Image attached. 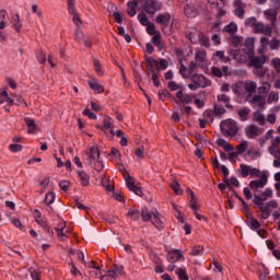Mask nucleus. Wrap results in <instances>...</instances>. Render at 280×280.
Instances as JSON below:
<instances>
[{
	"label": "nucleus",
	"mask_w": 280,
	"mask_h": 280,
	"mask_svg": "<svg viewBox=\"0 0 280 280\" xmlns=\"http://www.w3.org/2000/svg\"><path fill=\"white\" fill-rule=\"evenodd\" d=\"M266 185H268V174H264L260 179L249 182V189L254 191L253 203L258 207L259 211L264 209V202H266L268 198H272L275 196V192L270 188H266L261 191Z\"/></svg>",
	"instance_id": "1"
},
{
	"label": "nucleus",
	"mask_w": 280,
	"mask_h": 280,
	"mask_svg": "<svg viewBox=\"0 0 280 280\" xmlns=\"http://www.w3.org/2000/svg\"><path fill=\"white\" fill-rule=\"evenodd\" d=\"M246 27H252L255 34H265L266 36H272V26L264 25V23L257 21V18H249L245 22Z\"/></svg>",
	"instance_id": "2"
},
{
	"label": "nucleus",
	"mask_w": 280,
	"mask_h": 280,
	"mask_svg": "<svg viewBox=\"0 0 280 280\" xmlns=\"http://www.w3.org/2000/svg\"><path fill=\"white\" fill-rule=\"evenodd\" d=\"M220 129L223 137H235L237 132H240V126L237 125V121L231 118L222 120L220 124Z\"/></svg>",
	"instance_id": "3"
},
{
	"label": "nucleus",
	"mask_w": 280,
	"mask_h": 280,
	"mask_svg": "<svg viewBox=\"0 0 280 280\" xmlns=\"http://www.w3.org/2000/svg\"><path fill=\"white\" fill-rule=\"evenodd\" d=\"M238 174L242 178H248V176H250V178H258V180H261V176L266 173H262L259 168L248 164H240Z\"/></svg>",
	"instance_id": "4"
},
{
	"label": "nucleus",
	"mask_w": 280,
	"mask_h": 280,
	"mask_svg": "<svg viewBox=\"0 0 280 280\" xmlns=\"http://www.w3.org/2000/svg\"><path fill=\"white\" fill-rule=\"evenodd\" d=\"M189 80H191V83L188 84L190 91H198V89H207V86H211V80L202 74H192Z\"/></svg>",
	"instance_id": "5"
},
{
	"label": "nucleus",
	"mask_w": 280,
	"mask_h": 280,
	"mask_svg": "<svg viewBox=\"0 0 280 280\" xmlns=\"http://www.w3.org/2000/svg\"><path fill=\"white\" fill-rule=\"evenodd\" d=\"M138 3L147 14H156L163 10V3L159 0H138Z\"/></svg>",
	"instance_id": "6"
},
{
	"label": "nucleus",
	"mask_w": 280,
	"mask_h": 280,
	"mask_svg": "<svg viewBox=\"0 0 280 280\" xmlns=\"http://www.w3.org/2000/svg\"><path fill=\"white\" fill-rule=\"evenodd\" d=\"M254 56L255 55L244 48L238 50H232L233 59L240 65H246V62H248V60H250V58H253Z\"/></svg>",
	"instance_id": "7"
},
{
	"label": "nucleus",
	"mask_w": 280,
	"mask_h": 280,
	"mask_svg": "<svg viewBox=\"0 0 280 280\" xmlns=\"http://www.w3.org/2000/svg\"><path fill=\"white\" fill-rule=\"evenodd\" d=\"M155 23L161 25V30L165 34V28L170 27V23H172V15L168 12L159 13L155 16Z\"/></svg>",
	"instance_id": "8"
},
{
	"label": "nucleus",
	"mask_w": 280,
	"mask_h": 280,
	"mask_svg": "<svg viewBox=\"0 0 280 280\" xmlns=\"http://www.w3.org/2000/svg\"><path fill=\"white\" fill-rule=\"evenodd\" d=\"M246 102H248L254 108H266V100L259 94H255L254 96L247 95Z\"/></svg>",
	"instance_id": "9"
},
{
	"label": "nucleus",
	"mask_w": 280,
	"mask_h": 280,
	"mask_svg": "<svg viewBox=\"0 0 280 280\" xmlns=\"http://www.w3.org/2000/svg\"><path fill=\"white\" fill-rule=\"evenodd\" d=\"M272 209H279L277 200H270L267 203H264L260 210L262 220H268L270 218V211H272Z\"/></svg>",
	"instance_id": "10"
},
{
	"label": "nucleus",
	"mask_w": 280,
	"mask_h": 280,
	"mask_svg": "<svg viewBox=\"0 0 280 280\" xmlns=\"http://www.w3.org/2000/svg\"><path fill=\"white\" fill-rule=\"evenodd\" d=\"M124 178L127 183V187L129 191H133L136 196H140V197L143 196V190L141 189V187H138L137 185H135V178L130 176L129 173Z\"/></svg>",
	"instance_id": "11"
},
{
	"label": "nucleus",
	"mask_w": 280,
	"mask_h": 280,
	"mask_svg": "<svg viewBox=\"0 0 280 280\" xmlns=\"http://www.w3.org/2000/svg\"><path fill=\"white\" fill-rule=\"evenodd\" d=\"M264 131L261 130V128H259L257 125H248L245 128V135L247 137V139H257V137H259L260 135H262Z\"/></svg>",
	"instance_id": "12"
},
{
	"label": "nucleus",
	"mask_w": 280,
	"mask_h": 280,
	"mask_svg": "<svg viewBox=\"0 0 280 280\" xmlns=\"http://www.w3.org/2000/svg\"><path fill=\"white\" fill-rule=\"evenodd\" d=\"M267 57L261 55V56H254L253 58L249 59V66L254 67V69H264V65H266Z\"/></svg>",
	"instance_id": "13"
},
{
	"label": "nucleus",
	"mask_w": 280,
	"mask_h": 280,
	"mask_svg": "<svg viewBox=\"0 0 280 280\" xmlns=\"http://www.w3.org/2000/svg\"><path fill=\"white\" fill-rule=\"evenodd\" d=\"M184 14L188 19H195V16H198V5L196 3H187L184 7Z\"/></svg>",
	"instance_id": "14"
},
{
	"label": "nucleus",
	"mask_w": 280,
	"mask_h": 280,
	"mask_svg": "<svg viewBox=\"0 0 280 280\" xmlns=\"http://www.w3.org/2000/svg\"><path fill=\"white\" fill-rule=\"evenodd\" d=\"M186 194L188 195L189 198V207L192 209V211H198L200 209V206L198 205V197H196V194L191 188L186 189Z\"/></svg>",
	"instance_id": "15"
},
{
	"label": "nucleus",
	"mask_w": 280,
	"mask_h": 280,
	"mask_svg": "<svg viewBox=\"0 0 280 280\" xmlns=\"http://www.w3.org/2000/svg\"><path fill=\"white\" fill-rule=\"evenodd\" d=\"M180 259H185L183 256V252L180 249H173L167 254V261L171 264H176V261H180Z\"/></svg>",
	"instance_id": "16"
},
{
	"label": "nucleus",
	"mask_w": 280,
	"mask_h": 280,
	"mask_svg": "<svg viewBox=\"0 0 280 280\" xmlns=\"http://www.w3.org/2000/svg\"><path fill=\"white\" fill-rule=\"evenodd\" d=\"M195 60L199 67H207V50H196L195 52Z\"/></svg>",
	"instance_id": "17"
},
{
	"label": "nucleus",
	"mask_w": 280,
	"mask_h": 280,
	"mask_svg": "<svg viewBox=\"0 0 280 280\" xmlns=\"http://www.w3.org/2000/svg\"><path fill=\"white\" fill-rule=\"evenodd\" d=\"M144 62H145L148 75H150V73H152V71H154V67H155V69H159V61L156 59H154L153 57L144 56Z\"/></svg>",
	"instance_id": "18"
},
{
	"label": "nucleus",
	"mask_w": 280,
	"mask_h": 280,
	"mask_svg": "<svg viewBox=\"0 0 280 280\" xmlns=\"http://www.w3.org/2000/svg\"><path fill=\"white\" fill-rule=\"evenodd\" d=\"M233 7H234L235 16H237L238 19H244V14L246 13L244 8H246V4H244L243 1L241 0V1H234Z\"/></svg>",
	"instance_id": "19"
},
{
	"label": "nucleus",
	"mask_w": 280,
	"mask_h": 280,
	"mask_svg": "<svg viewBox=\"0 0 280 280\" xmlns=\"http://www.w3.org/2000/svg\"><path fill=\"white\" fill-rule=\"evenodd\" d=\"M175 102H180V104H191V102H194V96L183 93V90H178Z\"/></svg>",
	"instance_id": "20"
},
{
	"label": "nucleus",
	"mask_w": 280,
	"mask_h": 280,
	"mask_svg": "<svg viewBox=\"0 0 280 280\" xmlns=\"http://www.w3.org/2000/svg\"><path fill=\"white\" fill-rule=\"evenodd\" d=\"M73 1L74 0H67L68 10L70 14H72L73 16V23H75V25H82V20L80 19V15L75 12V7L73 4Z\"/></svg>",
	"instance_id": "21"
},
{
	"label": "nucleus",
	"mask_w": 280,
	"mask_h": 280,
	"mask_svg": "<svg viewBox=\"0 0 280 280\" xmlns=\"http://www.w3.org/2000/svg\"><path fill=\"white\" fill-rule=\"evenodd\" d=\"M265 18L267 21H270L271 25L269 27H275V23H277V10L268 9L264 12Z\"/></svg>",
	"instance_id": "22"
},
{
	"label": "nucleus",
	"mask_w": 280,
	"mask_h": 280,
	"mask_svg": "<svg viewBox=\"0 0 280 280\" xmlns=\"http://www.w3.org/2000/svg\"><path fill=\"white\" fill-rule=\"evenodd\" d=\"M107 275L112 277L113 280H117V277L124 275V267L114 265L113 268L107 271Z\"/></svg>",
	"instance_id": "23"
},
{
	"label": "nucleus",
	"mask_w": 280,
	"mask_h": 280,
	"mask_svg": "<svg viewBox=\"0 0 280 280\" xmlns=\"http://www.w3.org/2000/svg\"><path fill=\"white\" fill-rule=\"evenodd\" d=\"M243 49L255 56V37H247Z\"/></svg>",
	"instance_id": "24"
},
{
	"label": "nucleus",
	"mask_w": 280,
	"mask_h": 280,
	"mask_svg": "<svg viewBox=\"0 0 280 280\" xmlns=\"http://www.w3.org/2000/svg\"><path fill=\"white\" fill-rule=\"evenodd\" d=\"M253 121H256V124H259V126H265L266 124V116L261 110H256L253 113Z\"/></svg>",
	"instance_id": "25"
},
{
	"label": "nucleus",
	"mask_w": 280,
	"mask_h": 280,
	"mask_svg": "<svg viewBox=\"0 0 280 280\" xmlns=\"http://www.w3.org/2000/svg\"><path fill=\"white\" fill-rule=\"evenodd\" d=\"M152 224L155 226V229H163V220H161V214L159 211L153 212V217L151 218Z\"/></svg>",
	"instance_id": "26"
},
{
	"label": "nucleus",
	"mask_w": 280,
	"mask_h": 280,
	"mask_svg": "<svg viewBox=\"0 0 280 280\" xmlns=\"http://www.w3.org/2000/svg\"><path fill=\"white\" fill-rule=\"evenodd\" d=\"M244 90L248 93L247 95H253L255 91H257V83L254 81H245L244 83Z\"/></svg>",
	"instance_id": "27"
},
{
	"label": "nucleus",
	"mask_w": 280,
	"mask_h": 280,
	"mask_svg": "<svg viewBox=\"0 0 280 280\" xmlns=\"http://www.w3.org/2000/svg\"><path fill=\"white\" fill-rule=\"evenodd\" d=\"M88 84L92 91H96V93H104V88L102 84L97 83L95 79H91L88 81Z\"/></svg>",
	"instance_id": "28"
},
{
	"label": "nucleus",
	"mask_w": 280,
	"mask_h": 280,
	"mask_svg": "<svg viewBox=\"0 0 280 280\" xmlns=\"http://www.w3.org/2000/svg\"><path fill=\"white\" fill-rule=\"evenodd\" d=\"M217 145H219L220 148H223L225 152H233L234 150L233 145L222 138L217 140Z\"/></svg>",
	"instance_id": "29"
},
{
	"label": "nucleus",
	"mask_w": 280,
	"mask_h": 280,
	"mask_svg": "<svg viewBox=\"0 0 280 280\" xmlns=\"http://www.w3.org/2000/svg\"><path fill=\"white\" fill-rule=\"evenodd\" d=\"M28 135L36 132V122L32 118H24Z\"/></svg>",
	"instance_id": "30"
},
{
	"label": "nucleus",
	"mask_w": 280,
	"mask_h": 280,
	"mask_svg": "<svg viewBox=\"0 0 280 280\" xmlns=\"http://www.w3.org/2000/svg\"><path fill=\"white\" fill-rule=\"evenodd\" d=\"M137 5H139V1H131L127 3V14L130 16H135L137 14Z\"/></svg>",
	"instance_id": "31"
},
{
	"label": "nucleus",
	"mask_w": 280,
	"mask_h": 280,
	"mask_svg": "<svg viewBox=\"0 0 280 280\" xmlns=\"http://www.w3.org/2000/svg\"><path fill=\"white\" fill-rule=\"evenodd\" d=\"M151 80L154 84V86L159 88L161 86V81H159V78H161L160 68H156V70H151Z\"/></svg>",
	"instance_id": "32"
},
{
	"label": "nucleus",
	"mask_w": 280,
	"mask_h": 280,
	"mask_svg": "<svg viewBox=\"0 0 280 280\" xmlns=\"http://www.w3.org/2000/svg\"><path fill=\"white\" fill-rule=\"evenodd\" d=\"M179 75L183 77L185 80H189L191 78L189 68L185 67V63H183V61H180Z\"/></svg>",
	"instance_id": "33"
},
{
	"label": "nucleus",
	"mask_w": 280,
	"mask_h": 280,
	"mask_svg": "<svg viewBox=\"0 0 280 280\" xmlns=\"http://www.w3.org/2000/svg\"><path fill=\"white\" fill-rule=\"evenodd\" d=\"M89 159H90V163L91 161H100V149L97 147H92L90 149Z\"/></svg>",
	"instance_id": "34"
},
{
	"label": "nucleus",
	"mask_w": 280,
	"mask_h": 280,
	"mask_svg": "<svg viewBox=\"0 0 280 280\" xmlns=\"http://www.w3.org/2000/svg\"><path fill=\"white\" fill-rule=\"evenodd\" d=\"M236 153L238 155L244 154L248 150V141L242 140L238 145L235 147Z\"/></svg>",
	"instance_id": "35"
},
{
	"label": "nucleus",
	"mask_w": 280,
	"mask_h": 280,
	"mask_svg": "<svg viewBox=\"0 0 280 280\" xmlns=\"http://www.w3.org/2000/svg\"><path fill=\"white\" fill-rule=\"evenodd\" d=\"M152 43L155 47H158L159 51L163 49V42L161 40V32H158L155 35H153Z\"/></svg>",
	"instance_id": "36"
},
{
	"label": "nucleus",
	"mask_w": 280,
	"mask_h": 280,
	"mask_svg": "<svg viewBox=\"0 0 280 280\" xmlns=\"http://www.w3.org/2000/svg\"><path fill=\"white\" fill-rule=\"evenodd\" d=\"M223 32L233 36L237 33V24H235V22L228 24L226 26H224Z\"/></svg>",
	"instance_id": "37"
},
{
	"label": "nucleus",
	"mask_w": 280,
	"mask_h": 280,
	"mask_svg": "<svg viewBox=\"0 0 280 280\" xmlns=\"http://www.w3.org/2000/svg\"><path fill=\"white\" fill-rule=\"evenodd\" d=\"M218 102H222L225 104L226 108H233V105L229 104L231 102V98L226 94H219L217 96Z\"/></svg>",
	"instance_id": "38"
},
{
	"label": "nucleus",
	"mask_w": 280,
	"mask_h": 280,
	"mask_svg": "<svg viewBox=\"0 0 280 280\" xmlns=\"http://www.w3.org/2000/svg\"><path fill=\"white\" fill-rule=\"evenodd\" d=\"M102 185L105 187L106 191H113V189H115L110 183V179L106 175L102 177Z\"/></svg>",
	"instance_id": "39"
},
{
	"label": "nucleus",
	"mask_w": 280,
	"mask_h": 280,
	"mask_svg": "<svg viewBox=\"0 0 280 280\" xmlns=\"http://www.w3.org/2000/svg\"><path fill=\"white\" fill-rule=\"evenodd\" d=\"M0 104H3V102H9L10 106H12V104H14V100L11 98L10 96H8V91L3 90L1 93H0Z\"/></svg>",
	"instance_id": "40"
},
{
	"label": "nucleus",
	"mask_w": 280,
	"mask_h": 280,
	"mask_svg": "<svg viewBox=\"0 0 280 280\" xmlns=\"http://www.w3.org/2000/svg\"><path fill=\"white\" fill-rule=\"evenodd\" d=\"M243 43H244V37L232 36L230 38V44L232 45V47H240Z\"/></svg>",
	"instance_id": "41"
},
{
	"label": "nucleus",
	"mask_w": 280,
	"mask_h": 280,
	"mask_svg": "<svg viewBox=\"0 0 280 280\" xmlns=\"http://www.w3.org/2000/svg\"><path fill=\"white\" fill-rule=\"evenodd\" d=\"M248 115H250V109L243 107L238 110V117L241 121H246L248 119Z\"/></svg>",
	"instance_id": "42"
},
{
	"label": "nucleus",
	"mask_w": 280,
	"mask_h": 280,
	"mask_svg": "<svg viewBox=\"0 0 280 280\" xmlns=\"http://www.w3.org/2000/svg\"><path fill=\"white\" fill-rule=\"evenodd\" d=\"M207 3L211 5L212 10L217 8H224V0H207Z\"/></svg>",
	"instance_id": "43"
},
{
	"label": "nucleus",
	"mask_w": 280,
	"mask_h": 280,
	"mask_svg": "<svg viewBox=\"0 0 280 280\" xmlns=\"http://www.w3.org/2000/svg\"><path fill=\"white\" fill-rule=\"evenodd\" d=\"M138 21H140V23L144 27L149 26L152 23V22H150V19L148 18V15L145 13L138 14Z\"/></svg>",
	"instance_id": "44"
},
{
	"label": "nucleus",
	"mask_w": 280,
	"mask_h": 280,
	"mask_svg": "<svg viewBox=\"0 0 280 280\" xmlns=\"http://www.w3.org/2000/svg\"><path fill=\"white\" fill-rule=\"evenodd\" d=\"M79 178L81 180V185L82 187H89V175H86V173H84L83 171L79 172Z\"/></svg>",
	"instance_id": "45"
},
{
	"label": "nucleus",
	"mask_w": 280,
	"mask_h": 280,
	"mask_svg": "<svg viewBox=\"0 0 280 280\" xmlns=\"http://www.w3.org/2000/svg\"><path fill=\"white\" fill-rule=\"evenodd\" d=\"M213 113L217 117H222V115L226 114V109L222 105H214Z\"/></svg>",
	"instance_id": "46"
},
{
	"label": "nucleus",
	"mask_w": 280,
	"mask_h": 280,
	"mask_svg": "<svg viewBox=\"0 0 280 280\" xmlns=\"http://www.w3.org/2000/svg\"><path fill=\"white\" fill-rule=\"evenodd\" d=\"M69 266L70 268V273L72 275V277H83L82 271H80V269H78V267H75V262H70Z\"/></svg>",
	"instance_id": "47"
},
{
	"label": "nucleus",
	"mask_w": 280,
	"mask_h": 280,
	"mask_svg": "<svg viewBox=\"0 0 280 280\" xmlns=\"http://www.w3.org/2000/svg\"><path fill=\"white\" fill-rule=\"evenodd\" d=\"M171 189H173L176 196H183V189H180V184H178V182H173L171 184Z\"/></svg>",
	"instance_id": "48"
},
{
	"label": "nucleus",
	"mask_w": 280,
	"mask_h": 280,
	"mask_svg": "<svg viewBox=\"0 0 280 280\" xmlns=\"http://www.w3.org/2000/svg\"><path fill=\"white\" fill-rule=\"evenodd\" d=\"M176 275L179 280H189V277L187 276V270L183 268L176 269Z\"/></svg>",
	"instance_id": "49"
},
{
	"label": "nucleus",
	"mask_w": 280,
	"mask_h": 280,
	"mask_svg": "<svg viewBox=\"0 0 280 280\" xmlns=\"http://www.w3.org/2000/svg\"><path fill=\"white\" fill-rule=\"evenodd\" d=\"M127 218H130V220H139V218H141V212H139V210H129Z\"/></svg>",
	"instance_id": "50"
},
{
	"label": "nucleus",
	"mask_w": 280,
	"mask_h": 280,
	"mask_svg": "<svg viewBox=\"0 0 280 280\" xmlns=\"http://www.w3.org/2000/svg\"><path fill=\"white\" fill-rule=\"evenodd\" d=\"M135 155L138 159H145V147L141 145L135 150Z\"/></svg>",
	"instance_id": "51"
},
{
	"label": "nucleus",
	"mask_w": 280,
	"mask_h": 280,
	"mask_svg": "<svg viewBox=\"0 0 280 280\" xmlns=\"http://www.w3.org/2000/svg\"><path fill=\"white\" fill-rule=\"evenodd\" d=\"M13 26L15 32L18 33L21 32L22 24H21V18H19V14H15L13 18Z\"/></svg>",
	"instance_id": "52"
},
{
	"label": "nucleus",
	"mask_w": 280,
	"mask_h": 280,
	"mask_svg": "<svg viewBox=\"0 0 280 280\" xmlns=\"http://www.w3.org/2000/svg\"><path fill=\"white\" fill-rule=\"evenodd\" d=\"M247 156H249L252 161H255L256 159H259L260 153L256 149H248Z\"/></svg>",
	"instance_id": "53"
},
{
	"label": "nucleus",
	"mask_w": 280,
	"mask_h": 280,
	"mask_svg": "<svg viewBox=\"0 0 280 280\" xmlns=\"http://www.w3.org/2000/svg\"><path fill=\"white\" fill-rule=\"evenodd\" d=\"M141 219L143 220V222H148L149 220H152L153 214L150 213V211H148V209H143L140 213Z\"/></svg>",
	"instance_id": "54"
},
{
	"label": "nucleus",
	"mask_w": 280,
	"mask_h": 280,
	"mask_svg": "<svg viewBox=\"0 0 280 280\" xmlns=\"http://www.w3.org/2000/svg\"><path fill=\"white\" fill-rule=\"evenodd\" d=\"M147 33L150 35V36H155L156 34H159V31H156V25H154V23H150L148 26H147Z\"/></svg>",
	"instance_id": "55"
},
{
	"label": "nucleus",
	"mask_w": 280,
	"mask_h": 280,
	"mask_svg": "<svg viewBox=\"0 0 280 280\" xmlns=\"http://www.w3.org/2000/svg\"><path fill=\"white\" fill-rule=\"evenodd\" d=\"M93 62H94V69L97 75H104V70H102V63L100 62V60L94 59Z\"/></svg>",
	"instance_id": "56"
},
{
	"label": "nucleus",
	"mask_w": 280,
	"mask_h": 280,
	"mask_svg": "<svg viewBox=\"0 0 280 280\" xmlns=\"http://www.w3.org/2000/svg\"><path fill=\"white\" fill-rule=\"evenodd\" d=\"M113 119L109 116H105L103 120V128L105 130H109V128H113Z\"/></svg>",
	"instance_id": "57"
},
{
	"label": "nucleus",
	"mask_w": 280,
	"mask_h": 280,
	"mask_svg": "<svg viewBox=\"0 0 280 280\" xmlns=\"http://www.w3.org/2000/svg\"><path fill=\"white\" fill-rule=\"evenodd\" d=\"M54 200H56V194L48 192L44 199L45 205H52Z\"/></svg>",
	"instance_id": "58"
},
{
	"label": "nucleus",
	"mask_w": 280,
	"mask_h": 280,
	"mask_svg": "<svg viewBox=\"0 0 280 280\" xmlns=\"http://www.w3.org/2000/svg\"><path fill=\"white\" fill-rule=\"evenodd\" d=\"M267 102L268 104H272V102H279V93L270 92Z\"/></svg>",
	"instance_id": "59"
},
{
	"label": "nucleus",
	"mask_w": 280,
	"mask_h": 280,
	"mask_svg": "<svg viewBox=\"0 0 280 280\" xmlns=\"http://www.w3.org/2000/svg\"><path fill=\"white\" fill-rule=\"evenodd\" d=\"M214 56H215L217 58H219V60H221V62H229V60H231V58L224 56V51H222V50L217 51V52L214 54Z\"/></svg>",
	"instance_id": "60"
},
{
	"label": "nucleus",
	"mask_w": 280,
	"mask_h": 280,
	"mask_svg": "<svg viewBox=\"0 0 280 280\" xmlns=\"http://www.w3.org/2000/svg\"><path fill=\"white\" fill-rule=\"evenodd\" d=\"M28 272H31V277L33 280H40V271H38L34 268H30Z\"/></svg>",
	"instance_id": "61"
},
{
	"label": "nucleus",
	"mask_w": 280,
	"mask_h": 280,
	"mask_svg": "<svg viewBox=\"0 0 280 280\" xmlns=\"http://www.w3.org/2000/svg\"><path fill=\"white\" fill-rule=\"evenodd\" d=\"M279 145H280V136H278L271 140V145L269 147V151L277 150V148H279Z\"/></svg>",
	"instance_id": "62"
},
{
	"label": "nucleus",
	"mask_w": 280,
	"mask_h": 280,
	"mask_svg": "<svg viewBox=\"0 0 280 280\" xmlns=\"http://www.w3.org/2000/svg\"><path fill=\"white\" fill-rule=\"evenodd\" d=\"M167 86H168L170 91H183L182 88H180V85L177 84V83L174 82V81H170V82L167 83Z\"/></svg>",
	"instance_id": "63"
},
{
	"label": "nucleus",
	"mask_w": 280,
	"mask_h": 280,
	"mask_svg": "<svg viewBox=\"0 0 280 280\" xmlns=\"http://www.w3.org/2000/svg\"><path fill=\"white\" fill-rule=\"evenodd\" d=\"M271 65H272L273 69H275L278 73H280V58H273V59L271 60Z\"/></svg>",
	"instance_id": "64"
}]
</instances>
